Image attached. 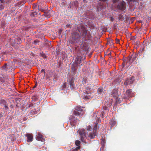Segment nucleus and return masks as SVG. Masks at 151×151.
<instances>
[{"label":"nucleus","mask_w":151,"mask_h":151,"mask_svg":"<svg viewBox=\"0 0 151 151\" xmlns=\"http://www.w3.org/2000/svg\"><path fill=\"white\" fill-rule=\"evenodd\" d=\"M97 127V124H96L95 125H94L93 128V132H96Z\"/></svg>","instance_id":"obj_28"},{"label":"nucleus","mask_w":151,"mask_h":151,"mask_svg":"<svg viewBox=\"0 0 151 151\" xmlns=\"http://www.w3.org/2000/svg\"><path fill=\"white\" fill-rule=\"evenodd\" d=\"M80 144V142L78 140H77L75 142V144L76 146H79Z\"/></svg>","instance_id":"obj_29"},{"label":"nucleus","mask_w":151,"mask_h":151,"mask_svg":"<svg viewBox=\"0 0 151 151\" xmlns=\"http://www.w3.org/2000/svg\"><path fill=\"white\" fill-rule=\"evenodd\" d=\"M27 137V142H30L32 141L33 136L32 134L27 133L25 134Z\"/></svg>","instance_id":"obj_9"},{"label":"nucleus","mask_w":151,"mask_h":151,"mask_svg":"<svg viewBox=\"0 0 151 151\" xmlns=\"http://www.w3.org/2000/svg\"><path fill=\"white\" fill-rule=\"evenodd\" d=\"M80 148V146H78V147H76L75 149H74L75 150H76V151L78 150Z\"/></svg>","instance_id":"obj_37"},{"label":"nucleus","mask_w":151,"mask_h":151,"mask_svg":"<svg viewBox=\"0 0 151 151\" xmlns=\"http://www.w3.org/2000/svg\"><path fill=\"white\" fill-rule=\"evenodd\" d=\"M116 7L119 9L124 11L126 9L125 2L124 1H120L117 5Z\"/></svg>","instance_id":"obj_3"},{"label":"nucleus","mask_w":151,"mask_h":151,"mask_svg":"<svg viewBox=\"0 0 151 151\" xmlns=\"http://www.w3.org/2000/svg\"><path fill=\"white\" fill-rule=\"evenodd\" d=\"M3 116V115L1 114H0V118H1Z\"/></svg>","instance_id":"obj_47"},{"label":"nucleus","mask_w":151,"mask_h":151,"mask_svg":"<svg viewBox=\"0 0 151 151\" xmlns=\"http://www.w3.org/2000/svg\"><path fill=\"white\" fill-rule=\"evenodd\" d=\"M72 151H76V150L73 149V150H72Z\"/></svg>","instance_id":"obj_53"},{"label":"nucleus","mask_w":151,"mask_h":151,"mask_svg":"<svg viewBox=\"0 0 151 151\" xmlns=\"http://www.w3.org/2000/svg\"><path fill=\"white\" fill-rule=\"evenodd\" d=\"M7 103L4 100H1V104L2 106H4L5 104H6Z\"/></svg>","instance_id":"obj_20"},{"label":"nucleus","mask_w":151,"mask_h":151,"mask_svg":"<svg viewBox=\"0 0 151 151\" xmlns=\"http://www.w3.org/2000/svg\"><path fill=\"white\" fill-rule=\"evenodd\" d=\"M116 43H118L120 41V40L119 39H118L116 38Z\"/></svg>","instance_id":"obj_40"},{"label":"nucleus","mask_w":151,"mask_h":151,"mask_svg":"<svg viewBox=\"0 0 151 151\" xmlns=\"http://www.w3.org/2000/svg\"><path fill=\"white\" fill-rule=\"evenodd\" d=\"M86 78H83V81L84 82V83H86Z\"/></svg>","instance_id":"obj_41"},{"label":"nucleus","mask_w":151,"mask_h":151,"mask_svg":"<svg viewBox=\"0 0 151 151\" xmlns=\"http://www.w3.org/2000/svg\"><path fill=\"white\" fill-rule=\"evenodd\" d=\"M122 65H123V67H124L125 66V63H124V62H123L122 63Z\"/></svg>","instance_id":"obj_48"},{"label":"nucleus","mask_w":151,"mask_h":151,"mask_svg":"<svg viewBox=\"0 0 151 151\" xmlns=\"http://www.w3.org/2000/svg\"><path fill=\"white\" fill-rule=\"evenodd\" d=\"M120 1L119 0H113V2L114 3H117V4H118Z\"/></svg>","instance_id":"obj_33"},{"label":"nucleus","mask_w":151,"mask_h":151,"mask_svg":"<svg viewBox=\"0 0 151 151\" xmlns=\"http://www.w3.org/2000/svg\"><path fill=\"white\" fill-rule=\"evenodd\" d=\"M110 124L111 125V129L115 126L116 124V122L115 120H111L110 122Z\"/></svg>","instance_id":"obj_14"},{"label":"nucleus","mask_w":151,"mask_h":151,"mask_svg":"<svg viewBox=\"0 0 151 151\" xmlns=\"http://www.w3.org/2000/svg\"><path fill=\"white\" fill-rule=\"evenodd\" d=\"M82 65V64H81V65Z\"/></svg>","instance_id":"obj_55"},{"label":"nucleus","mask_w":151,"mask_h":151,"mask_svg":"<svg viewBox=\"0 0 151 151\" xmlns=\"http://www.w3.org/2000/svg\"><path fill=\"white\" fill-rule=\"evenodd\" d=\"M47 44L49 46H50V45H51V43L50 42H48L47 43Z\"/></svg>","instance_id":"obj_44"},{"label":"nucleus","mask_w":151,"mask_h":151,"mask_svg":"<svg viewBox=\"0 0 151 151\" xmlns=\"http://www.w3.org/2000/svg\"><path fill=\"white\" fill-rule=\"evenodd\" d=\"M87 29L85 27L81 26L77 28V29L71 33V35L70 39L72 43H77L79 42L81 39V36L85 38L87 34Z\"/></svg>","instance_id":"obj_1"},{"label":"nucleus","mask_w":151,"mask_h":151,"mask_svg":"<svg viewBox=\"0 0 151 151\" xmlns=\"http://www.w3.org/2000/svg\"><path fill=\"white\" fill-rule=\"evenodd\" d=\"M6 65V64L5 63L4 65L2 67V69L3 70V71H4L5 72H6L7 71Z\"/></svg>","instance_id":"obj_21"},{"label":"nucleus","mask_w":151,"mask_h":151,"mask_svg":"<svg viewBox=\"0 0 151 151\" xmlns=\"http://www.w3.org/2000/svg\"><path fill=\"white\" fill-rule=\"evenodd\" d=\"M79 134L80 136H84V137H86V131L83 129H81L79 132Z\"/></svg>","instance_id":"obj_12"},{"label":"nucleus","mask_w":151,"mask_h":151,"mask_svg":"<svg viewBox=\"0 0 151 151\" xmlns=\"http://www.w3.org/2000/svg\"><path fill=\"white\" fill-rule=\"evenodd\" d=\"M67 86V85L66 83H64L62 86V90H64V89L66 88Z\"/></svg>","instance_id":"obj_23"},{"label":"nucleus","mask_w":151,"mask_h":151,"mask_svg":"<svg viewBox=\"0 0 151 151\" xmlns=\"http://www.w3.org/2000/svg\"><path fill=\"white\" fill-rule=\"evenodd\" d=\"M40 55L44 58L47 59V56L45 54L42 52L40 53Z\"/></svg>","instance_id":"obj_17"},{"label":"nucleus","mask_w":151,"mask_h":151,"mask_svg":"<svg viewBox=\"0 0 151 151\" xmlns=\"http://www.w3.org/2000/svg\"><path fill=\"white\" fill-rule=\"evenodd\" d=\"M71 68L72 69V70H75L76 69L75 68L73 67H71Z\"/></svg>","instance_id":"obj_45"},{"label":"nucleus","mask_w":151,"mask_h":151,"mask_svg":"<svg viewBox=\"0 0 151 151\" xmlns=\"http://www.w3.org/2000/svg\"><path fill=\"white\" fill-rule=\"evenodd\" d=\"M33 106V104H31L29 105L28 107L29 108L31 106Z\"/></svg>","instance_id":"obj_43"},{"label":"nucleus","mask_w":151,"mask_h":151,"mask_svg":"<svg viewBox=\"0 0 151 151\" xmlns=\"http://www.w3.org/2000/svg\"><path fill=\"white\" fill-rule=\"evenodd\" d=\"M69 86H68V87L67 88V89H68V90H69Z\"/></svg>","instance_id":"obj_52"},{"label":"nucleus","mask_w":151,"mask_h":151,"mask_svg":"<svg viewBox=\"0 0 151 151\" xmlns=\"http://www.w3.org/2000/svg\"><path fill=\"white\" fill-rule=\"evenodd\" d=\"M67 26H70V24H68Z\"/></svg>","instance_id":"obj_54"},{"label":"nucleus","mask_w":151,"mask_h":151,"mask_svg":"<svg viewBox=\"0 0 151 151\" xmlns=\"http://www.w3.org/2000/svg\"><path fill=\"white\" fill-rule=\"evenodd\" d=\"M92 129V128L90 126H88L87 127V130L88 131H91Z\"/></svg>","instance_id":"obj_32"},{"label":"nucleus","mask_w":151,"mask_h":151,"mask_svg":"<svg viewBox=\"0 0 151 151\" xmlns=\"http://www.w3.org/2000/svg\"><path fill=\"white\" fill-rule=\"evenodd\" d=\"M53 13V12L52 10H49V11L46 12H45L44 13L43 15H46L49 17H50L51 15Z\"/></svg>","instance_id":"obj_11"},{"label":"nucleus","mask_w":151,"mask_h":151,"mask_svg":"<svg viewBox=\"0 0 151 151\" xmlns=\"http://www.w3.org/2000/svg\"><path fill=\"white\" fill-rule=\"evenodd\" d=\"M73 114L76 116H78L80 114V113L77 110L74 111H73Z\"/></svg>","instance_id":"obj_24"},{"label":"nucleus","mask_w":151,"mask_h":151,"mask_svg":"<svg viewBox=\"0 0 151 151\" xmlns=\"http://www.w3.org/2000/svg\"><path fill=\"white\" fill-rule=\"evenodd\" d=\"M93 115V116L94 117H95L96 119V118L98 120L99 119V115H98V116H97V114L96 113H94Z\"/></svg>","instance_id":"obj_26"},{"label":"nucleus","mask_w":151,"mask_h":151,"mask_svg":"<svg viewBox=\"0 0 151 151\" xmlns=\"http://www.w3.org/2000/svg\"><path fill=\"white\" fill-rule=\"evenodd\" d=\"M99 1H106V0H99Z\"/></svg>","instance_id":"obj_50"},{"label":"nucleus","mask_w":151,"mask_h":151,"mask_svg":"<svg viewBox=\"0 0 151 151\" xmlns=\"http://www.w3.org/2000/svg\"><path fill=\"white\" fill-rule=\"evenodd\" d=\"M38 9L39 11H41L42 12H45V10L44 9L42 8L41 6H39L38 7Z\"/></svg>","instance_id":"obj_18"},{"label":"nucleus","mask_w":151,"mask_h":151,"mask_svg":"<svg viewBox=\"0 0 151 151\" xmlns=\"http://www.w3.org/2000/svg\"><path fill=\"white\" fill-rule=\"evenodd\" d=\"M5 108V109L6 110H8L9 109V108L8 107V104H5L4 106Z\"/></svg>","instance_id":"obj_36"},{"label":"nucleus","mask_w":151,"mask_h":151,"mask_svg":"<svg viewBox=\"0 0 151 151\" xmlns=\"http://www.w3.org/2000/svg\"><path fill=\"white\" fill-rule=\"evenodd\" d=\"M83 99L86 100H89L92 98V95L89 92L86 91L82 93Z\"/></svg>","instance_id":"obj_2"},{"label":"nucleus","mask_w":151,"mask_h":151,"mask_svg":"<svg viewBox=\"0 0 151 151\" xmlns=\"http://www.w3.org/2000/svg\"><path fill=\"white\" fill-rule=\"evenodd\" d=\"M82 59V58L81 56H77L76 58L74 64V66L76 67H77L78 66V64L81 63Z\"/></svg>","instance_id":"obj_6"},{"label":"nucleus","mask_w":151,"mask_h":151,"mask_svg":"<svg viewBox=\"0 0 151 151\" xmlns=\"http://www.w3.org/2000/svg\"><path fill=\"white\" fill-rule=\"evenodd\" d=\"M96 135V132H93V133L89 134L88 137L91 139H93L95 137V136Z\"/></svg>","instance_id":"obj_13"},{"label":"nucleus","mask_w":151,"mask_h":151,"mask_svg":"<svg viewBox=\"0 0 151 151\" xmlns=\"http://www.w3.org/2000/svg\"><path fill=\"white\" fill-rule=\"evenodd\" d=\"M36 139L37 140L42 142H44L45 140L44 138L42 137V135L40 133H38L37 135Z\"/></svg>","instance_id":"obj_10"},{"label":"nucleus","mask_w":151,"mask_h":151,"mask_svg":"<svg viewBox=\"0 0 151 151\" xmlns=\"http://www.w3.org/2000/svg\"><path fill=\"white\" fill-rule=\"evenodd\" d=\"M102 6L101 5L100 6H97V9L98 11H99L101 9Z\"/></svg>","instance_id":"obj_35"},{"label":"nucleus","mask_w":151,"mask_h":151,"mask_svg":"<svg viewBox=\"0 0 151 151\" xmlns=\"http://www.w3.org/2000/svg\"><path fill=\"white\" fill-rule=\"evenodd\" d=\"M103 108L104 110H107L108 109V107L107 106H104L103 107Z\"/></svg>","instance_id":"obj_39"},{"label":"nucleus","mask_w":151,"mask_h":151,"mask_svg":"<svg viewBox=\"0 0 151 151\" xmlns=\"http://www.w3.org/2000/svg\"><path fill=\"white\" fill-rule=\"evenodd\" d=\"M1 81H2V82H4V81L3 80H1Z\"/></svg>","instance_id":"obj_51"},{"label":"nucleus","mask_w":151,"mask_h":151,"mask_svg":"<svg viewBox=\"0 0 151 151\" xmlns=\"http://www.w3.org/2000/svg\"><path fill=\"white\" fill-rule=\"evenodd\" d=\"M30 113L32 114H33L34 115L35 114H36V109H34V110H33L32 111L30 112Z\"/></svg>","instance_id":"obj_30"},{"label":"nucleus","mask_w":151,"mask_h":151,"mask_svg":"<svg viewBox=\"0 0 151 151\" xmlns=\"http://www.w3.org/2000/svg\"><path fill=\"white\" fill-rule=\"evenodd\" d=\"M40 72L41 73H42V72H43L44 73V75L45 74V70L44 69H42L41 70V71H40Z\"/></svg>","instance_id":"obj_42"},{"label":"nucleus","mask_w":151,"mask_h":151,"mask_svg":"<svg viewBox=\"0 0 151 151\" xmlns=\"http://www.w3.org/2000/svg\"><path fill=\"white\" fill-rule=\"evenodd\" d=\"M131 93L132 90L131 89H128L126 92V94L129 97H131Z\"/></svg>","instance_id":"obj_15"},{"label":"nucleus","mask_w":151,"mask_h":151,"mask_svg":"<svg viewBox=\"0 0 151 151\" xmlns=\"http://www.w3.org/2000/svg\"><path fill=\"white\" fill-rule=\"evenodd\" d=\"M103 91V88L102 87H99L98 90V91L99 93H101Z\"/></svg>","instance_id":"obj_22"},{"label":"nucleus","mask_w":151,"mask_h":151,"mask_svg":"<svg viewBox=\"0 0 151 151\" xmlns=\"http://www.w3.org/2000/svg\"><path fill=\"white\" fill-rule=\"evenodd\" d=\"M37 12H32L30 14V16L32 17H35L37 16Z\"/></svg>","instance_id":"obj_19"},{"label":"nucleus","mask_w":151,"mask_h":151,"mask_svg":"<svg viewBox=\"0 0 151 151\" xmlns=\"http://www.w3.org/2000/svg\"><path fill=\"white\" fill-rule=\"evenodd\" d=\"M134 81V77L132 76L130 79H127L124 82V84L127 86L132 83Z\"/></svg>","instance_id":"obj_5"},{"label":"nucleus","mask_w":151,"mask_h":151,"mask_svg":"<svg viewBox=\"0 0 151 151\" xmlns=\"http://www.w3.org/2000/svg\"><path fill=\"white\" fill-rule=\"evenodd\" d=\"M83 1L85 3H86L88 0H83Z\"/></svg>","instance_id":"obj_46"},{"label":"nucleus","mask_w":151,"mask_h":151,"mask_svg":"<svg viewBox=\"0 0 151 151\" xmlns=\"http://www.w3.org/2000/svg\"><path fill=\"white\" fill-rule=\"evenodd\" d=\"M127 58V63H129L130 62L131 60V56H128Z\"/></svg>","instance_id":"obj_27"},{"label":"nucleus","mask_w":151,"mask_h":151,"mask_svg":"<svg viewBox=\"0 0 151 151\" xmlns=\"http://www.w3.org/2000/svg\"><path fill=\"white\" fill-rule=\"evenodd\" d=\"M37 85V83L35 84V86L33 87V88H35L36 87Z\"/></svg>","instance_id":"obj_49"},{"label":"nucleus","mask_w":151,"mask_h":151,"mask_svg":"<svg viewBox=\"0 0 151 151\" xmlns=\"http://www.w3.org/2000/svg\"><path fill=\"white\" fill-rule=\"evenodd\" d=\"M76 110L78 111H81L82 110V109L80 106H77L76 107Z\"/></svg>","instance_id":"obj_31"},{"label":"nucleus","mask_w":151,"mask_h":151,"mask_svg":"<svg viewBox=\"0 0 151 151\" xmlns=\"http://www.w3.org/2000/svg\"><path fill=\"white\" fill-rule=\"evenodd\" d=\"M119 18L120 20L123 21L124 20V18L123 17V16L121 14H120L119 15Z\"/></svg>","instance_id":"obj_16"},{"label":"nucleus","mask_w":151,"mask_h":151,"mask_svg":"<svg viewBox=\"0 0 151 151\" xmlns=\"http://www.w3.org/2000/svg\"><path fill=\"white\" fill-rule=\"evenodd\" d=\"M40 42V41L37 40H35L34 41L32 42V44H34L35 45H39L38 43Z\"/></svg>","instance_id":"obj_25"},{"label":"nucleus","mask_w":151,"mask_h":151,"mask_svg":"<svg viewBox=\"0 0 151 151\" xmlns=\"http://www.w3.org/2000/svg\"><path fill=\"white\" fill-rule=\"evenodd\" d=\"M118 91L116 89H113L111 93V96L117 99L119 96Z\"/></svg>","instance_id":"obj_7"},{"label":"nucleus","mask_w":151,"mask_h":151,"mask_svg":"<svg viewBox=\"0 0 151 151\" xmlns=\"http://www.w3.org/2000/svg\"><path fill=\"white\" fill-rule=\"evenodd\" d=\"M74 77L71 76L70 79H69L68 82L69 85H70V88L71 89H73L75 87V85L74 83Z\"/></svg>","instance_id":"obj_4"},{"label":"nucleus","mask_w":151,"mask_h":151,"mask_svg":"<svg viewBox=\"0 0 151 151\" xmlns=\"http://www.w3.org/2000/svg\"><path fill=\"white\" fill-rule=\"evenodd\" d=\"M122 60H123V62H124V63H125V62L127 63V58H123L122 59Z\"/></svg>","instance_id":"obj_38"},{"label":"nucleus","mask_w":151,"mask_h":151,"mask_svg":"<svg viewBox=\"0 0 151 151\" xmlns=\"http://www.w3.org/2000/svg\"><path fill=\"white\" fill-rule=\"evenodd\" d=\"M69 120H70V123L71 125L73 126H74L76 124V122L78 120L77 119H75V118H71V116H70L69 117Z\"/></svg>","instance_id":"obj_8"},{"label":"nucleus","mask_w":151,"mask_h":151,"mask_svg":"<svg viewBox=\"0 0 151 151\" xmlns=\"http://www.w3.org/2000/svg\"><path fill=\"white\" fill-rule=\"evenodd\" d=\"M83 137H84V136H80V137L81 138V140L82 142H85V141L84 140Z\"/></svg>","instance_id":"obj_34"}]
</instances>
